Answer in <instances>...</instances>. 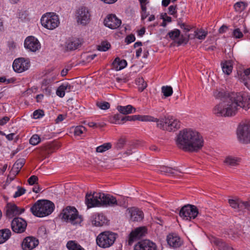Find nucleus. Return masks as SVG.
Segmentation results:
<instances>
[{"instance_id":"obj_17","label":"nucleus","mask_w":250,"mask_h":250,"mask_svg":"<svg viewBox=\"0 0 250 250\" xmlns=\"http://www.w3.org/2000/svg\"><path fill=\"white\" fill-rule=\"evenodd\" d=\"M250 67L244 70H238L235 76L250 90Z\"/></svg>"},{"instance_id":"obj_32","label":"nucleus","mask_w":250,"mask_h":250,"mask_svg":"<svg viewBox=\"0 0 250 250\" xmlns=\"http://www.w3.org/2000/svg\"><path fill=\"white\" fill-rule=\"evenodd\" d=\"M240 162V158L232 156H227L224 161V163L226 165L231 167L238 166Z\"/></svg>"},{"instance_id":"obj_42","label":"nucleus","mask_w":250,"mask_h":250,"mask_svg":"<svg viewBox=\"0 0 250 250\" xmlns=\"http://www.w3.org/2000/svg\"><path fill=\"white\" fill-rule=\"evenodd\" d=\"M162 92L166 97H169L173 93L172 88L170 86H163L162 87Z\"/></svg>"},{"instance_id":"obj_64","label":"nucleus","mask_w":250,"mask_h":250,"mask_svg":"<svg viewBox=\"0 0 250 250\" xmlns=\"http://www.w3.org/2000/svg\"><path fill=\"white\" fill-rule=\"evenodd\" d=\"M178 24L180 25V27L183 29L186 32H188L190 30V28L185 23H180L179 22H178Z\"/></svg>"},{"instance_id":"obj_15","label":"nucleus","mask_w":250,"mask_h":250,"mask_svg":"<svg viewBox=\"0 0 250 250\" xmlns=\"http://www.w3.org/2000/svg\"><path fill=\"white\" fill-rule=\"evenodd\" d=\"M104 25L106 27L112 29H114L120 27L122 21L115 15L109 14L104 19Z\"/></svg>"},{"instance_id":"obj_36","label":"nucleus","mask_w":250,"mask_h":250,"mask_svg":"<svg viewBox=\"0 0 250 250\" xmlns=\"http://www.w3.org/2000/svg\"><path fill=\"white\" fill-rule=\"evenodd\" d=\"M247 6V3L243 1H239L234 5V8L236 12L241 13L246 9Z\"/></svg>"},{"instance_id":"obj_19","label":"nucleus","mask_w":250,"mask_h":250,"mask_svg":"<svg viewBox=\"0 0 250 250\" xmlns=\"http://www.w3.org/2000/svg\"><path fill=\"white\" fill-rule=\"evenodd\" d=\"M156 244L148 240H145L135 245L134 250H156Z\"/></svg>"},{"instance_id":"obj_56","label":"nucleus","mask_w":250,"mask_h":250,"mask_svg":"<svg viewBox=\"0 0 250 250\" xmlns=\"http://www.w3.org/2000/svg\"><path fill=\"white\" fill-rule=\"evenodd\" d=\"M46 81H44L42 83V89L47 94L49 95L51 92V87L49 86H47L46 84H44V83H46Z\"/></svg>"},{"instance_id":"obj_28","label":"nucleus","mask_w":250,"mask_h":250,"mask_svg":"<svg viewBox=\"0 0 250 250\" xmlns=\"http://www.w3.org/2000/svg\"><path fill=\"white\" fill-rule=\"evenodd\" d=\"M167 241L168 245L173 248H177L181 245L180 238L173 234H169L167 237Z\"/></svg>"},{"instance_id":"obj_24","label":"nucleus","mask_w":250,"mask_h":250,"mask_svg":"<svg viewBox=\"0 0 250 250\" xmlns=\"http://www.w3.org/2000/svg\"><path fill=\"white\" fill-rule=\"evenodd\" d=\"M92 224L95 226L100 227L107 224V219L102 213H96L92 216Z\"/></svg>"},{"instance_id":"obj_62","label":"nucleus","mask_w":250,"mask_h":250,"mask_svg":"<svg viewBox=\"0 0 250 250\" xmlns=\"http://www.w3.org/2000/svg\"><path fill=\"white\" fill-rule=\"evenodd\" d=\"M0 134L2 135H4L6 136V138H7V140H8L9 141H12L14 139V137L15 136V134L13 133H10L9 134H8V135H6L4 132H2V131H0Z\"/></svg>"},{"instance_id":"obj_60","label":"nucleus","mask_w":250,"mask_h":250,"mask_svg":"<svg viewBox=\"0 0 250 250\" xmlns=\"http://www.w3.org/2000/svg\"><path fill=\"white\" fill-rule=\"evenodd\" d=\"M38 178L36 176L32 175L28 179V182L29 185H33L38 181Z\"/></svg>"},{"instance_id":"obj_30","label":"nucleus","mask_w":250,"mask_h":250,"mask_svg":"<svg viewBox=\"0 0 250 250\" xmlns=\"http://www.w3.org/2000/svg\"><path fill=\"white\" fill-rule=\"evenodd\" d=\"M117 109L120 113L124 115L133 113L136 112V109L131 105H127L126 106L118 105L117 107Z\"/></svg>"},{"instance_id":"obj_4","label":"nucleus","mask_w":250,"mask_h":250,"mask_svg":"<svg viewBox=\"0 0 250 250\" xmlns=\"http://www.w3.org/2000/svg\"><path fill=\"white\" fill-rule=\"evenodd\" d=\"M157 126L164 130L175 131L180 128V123L179 121L174 117L168 116L160 119Z\"/></svg>"},{"instance_id":"obj_44","label":"nucleus","mask_w":250,"mask_h":250,"mask_svg":"<svg viewBox=\"0 0 250 250\" xmlns=\"http://www.w3.org/2000/svg\"><path fill=\"white\" fill-rule=\"evenodd\" d=\"M40 142L41 138L37 134L33 135L29 140L30 144L33 146L38 145Z\"/></svg>"},{"instance_id":"obj_45","label":"nucleus","mask_w":250,"mask_h":250,"mask_svg":"<svg viewBox=\"0 0 250 250\" xmlns=\"http://www.w3.org/2000/svg\"><path fill=\"white\" fill-rule=\"evenodd\" d=\"M96 105L101 109L106 110L110 108V104L107 102H98Z\"/></svg>"},{"instance_id":"obj_37","label":"nucleus","mask_w":250,"mask_h":250,"mask_svg":"<svg viewBox=\"0 0 250 250\" xmlns=\"http://www.w3.org/2000/svg\"><path fill=\"white\" fill-rule=\"evenodd\" d=\"M139 121L143 122H156L157 124L160 121V119L155 118L149 115H139Z\"/></svg>"},{"instance_id":"obj_22","label":"nucleus","mask_w":250,"mask_h":250,"mask_svg":"<svg viewBox=\"0 0 250 250\" xmlns=\"http://www.w3.org/2000/svg\"><path fill=\"white\" fill-rule=\"evenodd\" d=\"M24 211V208L19 209L15 204L9 203L6 206V214L8 217L12 218L14 216L21 214Z\"/></svg>"},{"instance_id":"obj_5","label":"nucleus","mask_w":250,"mask_h":250,"mask_svg":"<svg viewBox=\"0 0 250 250\" xmlns=\"http://www.w3.org/2000/svg\"><path fill=\"white\" fill-rule=\"evenodd\" d=\"M61 216L62 219L73 225L80 224L83 221L76 208L72 207H67L64 209Z\"/></svg>"},{"instance_id":"obj_50","label":"nucleus","mask_w":250,"mask_h":250,"mask_svg":"<svg viewBox=\"0 0 250 250\" xmlns=\"http://www.w3.org/2000/svg\"><path fill=\"white\" fill-rule=\"evenodd\" d=\"M232 36L236 39H241L243 37V34L239 28H237L233 31Z\"/></svg>"},{"instance_id":"obj_47","label":"nucleus","mask_w":250,"mask_h":250,"mask_svg":"<svg viewBox=\"0 0 250 250\" xmlns=\"http://www.w3.org/2000/svg\"><path fill=\"white\" fill-rule=\"evenodd\" d=\"M139 115H132V116H127L122 118L121 121L123 122H126L127 121H132L135 120L139 121Z\"/></svg>"},{"instance_id":"obj_39","label":"nucleus","mask_w":250,"mask_h":250,"mask_svg":"<svg viewBox=\"0 0 250 250\" xmlns=\"http://www.w3.org/2000/svg\"><path fill=\"white\" fill-rule=\"evenodd\" d=\"M124 117L119 114H117L109 118V121L111 123L115 124H123L124 122L121 121L122 118Z\"/></svg>"},{"instance_id":"obj_57","label":"nucleus","mask_w":250,"mask_h":250,"mask_svg":"<svg viewBox=\"0 0 250 250\" xmlns=\"http://www.w3.org/2000/svg\"><path fill=\"white\" fill-rule=\"evenodd\" d=\"M43 116V111L42 110H35L33 113V117L34 119H39Z\"/></svg>"},{"instance_id":"obj_21","label":"nucleus","mask_w":250,"mask_h":250,"mask_svg":"<svg viewBox=\"0 0 250 250\" xmlns=\"http://www.w3.org/2000/svg\"><path fill=\"white\" fill-rule=\"evenodd\" d=\"M39 245L38 239L33 236H28L25 238L22 243V248L23 250H32Z\"/></svg>"},{"instance_id":"obj_52","label":"nucleus","mask_w":250,"mask_h":250,"mask_svg":"<svg viewBox=\"0 0 250 250\" xmlns=\"http://www.w3.org/2000/svg\"><path fill=\"white\" fill-rule=\"evenodd\" d=\"M177 13V5H170L168 7V14L173 15L175 18H177L176 15Z\"/></svg>"},{"instance_id":"obj_38","label":"nucleus","mask_w":250,"mask_h":250,"mask_svg":"<svg viewBox=\"0 0 250 250\" xmlns=\"http://www.w3.org/2000/svg\"><path fill=\"white\" fill-rule=\"evenodd\" d=\"M159 170L162 173L167 174H174V172L173 170L179 171L175 168H171L170 167H167L166 166H161L160 167Z\"/></svg>"},{"instance_id":"obj_1","label":"nucleus","mask_w":250,"mask_h":250,"mask_svg":"<svg viewBox=\"0 0 250 250\" xmlns=\"http://www.w3.org/2000/svg\"><path fill=\"white\" fill-rule=\"evenodd\" d=\"M250 107V96L245 92H232L225 100L216 105L213 113L218 117L235 116L240 108L247 110Z\"/></svg>"},{"instance_id":"obj_59","label":"nucleus","mask_w":250,"mask_h":250,"mask_svg":"<svg viewBox=\"0 0 250 250\" xmlns=\"http://www.w3.org/2000/svg\"><path fill=\"white\" fill-rule=\"evenodd\" d=\"M135 40V37L134 35L130 34L126 36L125 39V42L127 43H130Z\"/></svg>"},{"instance_id":"obj_8","label":"nucleus","mask_w":250,"mask_h":250,"mask_svg":"<svg viewBox=\"0 0 250 250\" xmlns=\"http://www.w3.org/2000/svg\"><path fill=\"white\" fill-rule=\"evenodd\" d=\"M42 25L45 28L53 30L58 26L60 23L58 16L54 13H47L41 19Z\"/></svg>"},{"instance_id":"obj_6","label":"nucleus","mask_w":250,"mask_h":250,"mask_svg":"<svg viewBox=\"0 0 250 250\" xmlns=\"http://www.w3.org/2000/svg\"><path fill=\"white\" fill-rule=\"evenodd\" d=\"M116 239V233L110 231H104L99 234L97 237L96 243L100 247L107 248L114 244Z\"/></svg>"},{"instance_id":"obj_34","label":"nucleus","mask_w":250,"mask_h":250,"mask_svg":"<svg viewBox=\"0 0 250 250\" xmlns=\"http://www.w3.org/2000/svg\"><path fill=\"white\" fill-rule=\"evenodd\" d=\"M221 66L223 72L229 75L232 72L233 65L231 61H225L224 62H222Z\"/></svg>"},{"instance_id":"obj_3","label":"nucleus","mask_w":250,"mask_h":250,"mask_svg":"<svg viewBox=\"0 0 250 250\" xmlns=\"http://www.w3.org/2000/svg\"><path fill=\"white\" fill-rule=\"evenodd\" d=\"M54 204L46 200L37 201L31 208L30 210L36 216L42 217L50 214L54 209Z\"/></svg>"},{"instance_id":"obj_41","label":"nucleus","mask_w":250,"mask_h":250,"mask_svg":"<svg viewBox=\"0 0 250 250\" xmlns=\"http://www.w3.org/2000/svg\"><path fill=\"white\" fill-rule=\"evenodd\" d=\"M136 83L138 85L139 89L141 91H143L147 87L146 83L143 78H137L136 80Z\"/></svg>"},{"instance_id":"obj_14","label":"nucleus","mask_w":250,"mask_h":250,"mask_svg":"<svg viewBox=\"0 0 250 250\" xmlns=\"http://www.w3.org/2000/svg\"><path fill=\"white\" fill-rule=\"evenodd\" d=\"M90 15L87 8L81 7L78 10L77 19L78 23L86 25L90 21Z\"/></svg>"},{"instance_id":"obj_26","label":"nucleus","mask_w":250,"mask_h":250,"mask_svg":"<svg viewBox=\"0 0 250 250\" xmlns=\"http://www.w3.org/2000/svg\"><path fill=\"white\" fill-rule=\"evenodd\" d=\"M229 95L230 94L223 88H216L213 91V97L216 99L223 100V101L228 98Z\"/></svg>"},{"instance_id":"obj_55","label":"nucleus","mask_w":250,"mask_h":250,"mask_svg":"<svg viewBox=\"0 0 250 250\" xmlns=\"http://www.w3.org/2000/svg\"><path fill=\"white\" fill-rule=\"evenodd\" d=\"M17 188L18 190L15 192V194L13 196L14 198H17L18 197L21 196V195H23L25 191V189L24 188H21L19 186H18Z\"/></svg>"},{"instance_id":"obj_20","label":"nucleus","mask_w":250,"mask_h":250,"mask_svg":"<svg viewBox=\"0 0 250 250\" xmlns=\"http://www.w3.org/2000/svg\"><path fill=\"white\" fill-rule=\"evenodd\" d=\"M146 233V229L145 227H140L132 230L129 235L128 243L131 244L134 240L140 239Z\"/></svg>"},{"instance_id":"obj_23","label":"nucleus","mask_w":250,"mask_h":250,"mask_svg":"<svg viewBox=\"0 0 250 250\" xmlns=\"http://www.w3.org/2000/svg\"><path fill=\"white\" fill-rule=\"evenodd\" d=\"M210 241L219 250H233L232 247L219 238L212 236L210 238Z\"/></svg>"},{"instance_id":"obj_43","label":"nucleus","mask_w":250,"mask_h":250,"mask_svg":"<svg viewBox=\"0 0 250 250\" xmlns=\"http://www.w3.org/2000/svg\"><path fill=\"white\" fill-rule=\"evenodd\" d=\"M195 37L199 40H204L206 37L208 33L203 29H199L195 32Z\"/></svg>"},{"instance_id":"obj_25","label":"nucleus","mask_w":250,"mask_h":250,"mask_svg":"<svg viewBox=\"0 0 250 250\" xmlns=\"http://www.w3.org/2000/svg\"><path fill=\"white\" fill-rule=\"evenodd\" d=\"M130 220L133 222H140L144 218V213L142 211L137 208H133L129 210Z\"/></svg>"},{"instance_id":"obj_13","label":"nucleus","mask_w":250,"mask_h":250,"mask_svg":"<svg viewBox=\"0 0 250 250\" xmlns=\"http://www.w3.org/2000/svg\"><path fill=\"white\" fill-rule=\"evenodd\" d=\"M26 227V222L21 218L16 217L11 222L12 229L16 233L23 232L25 230Z\"/></svg>"},{"instance_id":"obj_16","label":"nucleus","mask_w":250,"mask_h":250,"mask_svg":"<svg viewBox=\"0 0 250 250\" xmlns=\"http://www.w3.org/2000/svg\"><path fill=\"white\" fill-rule=\"evenodd\" d=\"M24 47L32 52H36L41 48L39 41L33 36H30L25 40Z\"/></svg>"},{"instance_id":"obj_61","label":"nucleus","mask_w":250,"mask_h":250,"mask_svg":"<svg viewBox=\"0 0 250 250\" xmlns=\"http://www.w3.org/2000/svg\"><path fill=\"white\" fill-rule=\"evenodd\" d=\"M46 230L44 226L40 227L38 230V233L41 236H44L46 234Z\"/></svg>"},{"instance_id":"obj_51","label":"nucleus","mask_w":250,"mask_h":250,"mask_svg":"<svg viewBox=\"0 0 250 250\" xmlns=\"http://www.w3.org/2000/svg\"><path fill=\"white\" fill-rule=\"evenodd\" d=\"M180 34V30L175 29L174 30L169 32L168 34L171 39H175V38H177L179 36Z\"/></svg>"},{"instance_id":"obj_18","label":"nucleus","mask_w":250,"mask_h":250,"mask_svg":"<svg viewBox=\"0 0 250 250\" xmlns=\"http://www.w3.org/2000/svg\"><path fill=\"white\" fill-rule=\"evenodd\" d=\"M229 203L230 206L234 209L238 210L247 209L250 211V202L242 201L239 199H229Z\"/></svg>"},{"instance_id":"obj_46","label":"nucleus","mask_w":250,"mask_h":250,"mask_svg":"<svg viewBox=\"0 0 250 250\" xmlns=\"http://www.w3.org/2000/svg\"><path fill=\"white\" fill-rule=\"evenodd\" d=\"M110 47L109 43L106 42H103L100 45L98 46V49L101 51H106Z\"/></svg>"},{"instance_id":"obj_31","label":"nucleus","mask_w":250,"mask_h":250,"mask_svg":"<svg viewBox=\"0 0 250 250\" xmlns=\"http://www.w3.org/2000/svg\"><path fill=\"white\" fill-rule=\"evenodd\" d=\"M126 65L127 62L125 60H121L118 57L116 58L112 63L113 67L116 71H119L124 68Z\"/></svg>"},{"instance_id":"obj_49","label":"nucleus","mask_w":250,"mask_h":250,"mask_svg":"<svg viewBox=\"0 0 250 250\" xmlns=\"http://www.w3.org/2000/svg\"><path fill=\"white\" fill-rule=\"evenodd\" d=\"M85 127L80 125L77 126L74 129V134L75 135L80 136L81 135L84 131H85Z\"/></svg>"},{"instance_id":"obj_58","label":"nucleus","mask_w":250,"mask_h":250,"mask_svg":"<svg viewBox=\"0 0 250 250\" xmlns=\"http://www.w3.org/2000/svg\"><path fill=\"white\" fill-rule=\"evenodd\" d=\"M56 94L57 96H59L61 98H62L64 96L65 91L62 88L61 85L57 89Z\"/></svg>"},{"instance_id":"obj_33","label":"nucleus","mask_w":250,"mask_h":250,"mask_svg":"<svg viewBox=\"0 0 250 250\" xmlns=\"http://www.w3.org/2000/svg\"><path fill=\"white\" fill-rule=\"evenodd\" d=\"M11 236V230L8 229H0V244L7 241Z\"/></svg>"},{"instance_id":"obj_27","label":"nucleus","mask_w":250,"mask_h":250,"mask_svg":"<svg viewBox=\"0 0 250 250\" xmlns=\"http://www.w3.org/2000/svg\"><path fill=\"white\" fill-rule=\"evenodd\" d=\"M81 42L78 39H73L67 41L64 47L65 51H73L77 49L81 45Z\"/></svg>"},{"instance_id":"obj_7","label":"nucleus","mask_w":250,"mask_h":250,"mask_svg":"<svg viewBox=\"0 0 250 250\" xmlns=\"http://www.w3.org/2000/svg\"><path fill=\"white\" fill-rule=\"evenodd\" d=\"M237 137L239 141L243 144L250 142V121H246L242 123L237 128Z\"/></svg>"},{"instance_id":"obj_29","label":"nucleus","mask_w":250,"mask_h":250,"mask_svg":"<svg viewBox=\"0 0 250 250\" xmlns=\"http://www.w3.org/2000/svg\"><path fill=\"white\" fill-rule=\"evenodd\" d=\"M25 162L24 159H18L16 163L14 164L13 167L11 169V173L14 175H17L20 172L21 169L23 166Z\"/></svg>"},{"instance_id":"obj_10","label":"nucleus","mask_w":250,"mask_h":250,"mask_svg":"<svg viewBox=\"0 0 250 250\" xmlns=\"http://www.w3.org/2000/svg\"><path fill=\"white\" fill-rule=\"evenodd\" d=\"M101 193H87L85 195V202L88 208L100 207L101 202Z\"/></svg>"},{"instance_id":"obj_11","label":"nucleus","mask_w":250,"mask_h":250,"mask_svg":"<svg viewBox=\"0 0 250 250\" xmlns=\"http://www.w3.org/2000/svg\"><path fill=\"white\" fill-rule=\"evenodd\" d=\"M30 66L29 60L23 58L16 59L13 63V68L17 73H21L27 70Z\"/></svg>"},{"instance_id":"obj_12","label":"nucleus","mask_w":250,"mask_h":250,"mask_svg":"<svg viewBox=\"0 0 250 250\" xmlns=\"http://www.w3.org/2000/svg\"><path fill=\"white\" fill-rule=\"evenodd\" d=\"M101 195L100 207H115L121 205L113 196L103 193H101Z\"/></svg>"},{"instance_id":"obj_2","label":"nucleus","mask_w":250,"mask_h":250,"mask_svg":"<svg viewBox=\"0 0 250 250\" xmlns=\"http://www.w3.org/2000/svg\"><path fill=\"white\" fill-rule=\"evenodd\" d=\"M203 139L200 134L190 129L179 132L176 139L178 147L186 152H196L203 146Z\"/></svg>"},{"instance_id":"obj_63","label":"nucleus","mask_w":250,"mask_h":250,"mask_svg":"<svg viewBox=\"0 0 250 250\" xmlns=\"http://www.w3.org/2000/svg\"><path fill=\"white\" fill-rule=\"evenodd\" d=\"M9 120V118L7 116L3 117L0 119V125H3Z\"/></svg>"},{"instance_id":"obj_40","label":"nucleus","mask_w":250,"mask_h":250,"mask_svg":"<svg viewBox=\"0 0 250 250\" xmlns=\"http://www.w3.org/2000/svg\"><path fill=\"white\" fill-rule=\"evenodd\" d=\"M112 147V145L110 143H104L103 145L98 146L96 148V151L99 153H103Z\"/></svg>"},{"instance_id":"obj_54","label":"nucleus","mask_w":250,"mask_h":250,"mask_svg":"<svg viewBox=\"0 0 250 250\" xmlns=\"http://www.w3.org/2000/svg\"><path fill=\"white\" fill-rule=\"evenodd\" d=\"M142 9L141 12V19L144 20L149 15V13L146 12V7L145 5L141 6Z\"/></svg>"},{"instance_id":"obj_9","label":"nucleus","mask_w":250,"mask_h":250,"mask_svg":"<svg viewBox=\"0 0 250 250\" xmlns=\"http://www.w3.org/2000/svg\"><path fill=\"white\" fill-rule=\"evenodd\" d=\"M198 214L197 208L195 206L189 204L183 206L179 211V216L186 220L194 219Z\"/></svg>"},{"instance_id":"obj_53","label":"nucleus","mask_w":250,"mask_h":250,"mask_svg":"<svg viewBox=\"0 0 250 250\" xmlns=\"http://www.w3.org/2000/svg\"><path fill=\"white\" fill-rule=\"evenodd\" d=\"M62 88L64 89L65 92H69L73 89V86L71 85L68 83H63L61 84Z\"/></svg>"},{"instance_id":"obj_35","label":"nucleus","mask_w":250,"mask_h":250,"mask_svg":"<svg viewBox=\"0 0 250 250\" xmlns=\"http://www.w3.org/2000/svg\"><path fill=\"white\" fill-rule=\"evenodd\" d=\"M66 248L68 250H85L80 244L73 240L67 242Z\"/></svg>"},{"instance_id":"obj_48","label":"nucleus","mask_w":250,"mask_h":250,"mask_svg":"<svg viewBox=\"0 0 250 250\" xmlns=\"http://www.w3.org/2000/svg\"><path fill=\"white\" fill-rule=\"evenodd\" d=\"M125 140L123 138H121L115 144V148L117 149H121L123 148L125 145Z\"/></svg>"}]
</instances>
